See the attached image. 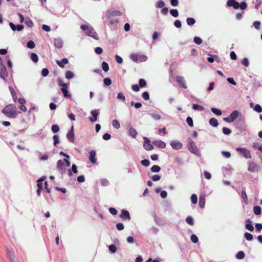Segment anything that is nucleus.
<instances>
[{"label": "nucleus", "mask_w": 262, "mask_h": 262, "mask_svg": "<svg viewBox=\"0 0 262 262\" xmlns=\"http://www.w3.org/2000/svg\"><path fill=\"white\" fill-rule=\"evenodd\" d=\"M96 152L94 150H92L90 152L89 160L92 163L97 164V159L96 158Z\"/></svg>", "instance_id": "nucleus-13"}, {"label": "nucleus", "mask_w": 262, "mask_h": 262, "mask_svg": "<svg viewBox=\"0 0 262 262\" xmlns=\"http://www.w3.org/2000/svg\"><path fill=\"white\" fill-rule=\"evenodd\" d=\"M31 58L32 60L35 63L37 62L38 60V57L37 55L34 53L31 54Z\"/></svg>", "instance_id": "nucleus-38"}, {"label": "nucleus", "mask_w": 262, "mask_h": 262, "mask_svg": "<svg viewBox=\"0 0 262 262\" xmlns=\"http://www.w3.org/2000/svg\"><path fill=\"white\" fill-rule=\"evenodd\" d=\"M74 76V74L71 71H67L65 75L66 78L68 79L73 78Z\"/></svg>", "instance_id": "nucleus-30"}, {"label": "nucleus", "mask_w": 262, "mask_h": 262, "mask_svg": "<svg viewBox=\"0 0 262 262\" xmlns=\"http://www.w3.org/2000/svg\"><path fill=\"white\" fill-rule=\"evenodd\" d=\"M129 134L132 137L135 138L137 135V132L134 128L130 126L129 128Z\"/></svg>", "instance_id": "nucleus-24"}, {"label": "nucleus", "mask_w": 262, "mask_h": 262, "mask_svg": "<svg viewBox=\"0 0 262 262\" xmlns=\"http://www.w3.org/2000/svg\"><path fill=\"white\" fill-rule=\"evenodd\" d=\"M191 201L192 204H195L198 201V197L195 194H193L191 196Z\"/></svg>", "instance_id": "nucleus-44"}, {"label": "nucleus", "mask_w": 262, "mask_h": 262, "mask_svg": "<svg viewBox=\"0 0 262 262\" xmlns=\"http://www.w3.org/2000/svg\"><path fill=\"white\" fill-rule=\"evenodd\" d=\"M141 163L142 165L147 167L149 165L150 162L147 159H145L143 160H142L141 162Z\"/></svg>", "instance_id": "nucleus-55"}, {"label": "nucleus", "mask_w": 262, "mask_h": 262, "mask_svg": "<svg viewBox=\"0 0 262 262\" xmlns=\"http://www.w3.org/2000/svg\"><path fill=\"white\" fill-rule=\"evenodd\" d=\"M153 144L156 146L161 148H164L166 147V143L161 140L155 141L153 142Z\"/></svg>", "instance_id": "nucleus-18"}, {"label": "nucleus", "mask_w": 262, "mask_h": 262, "mask_svg": "<svg viewBox=\"0 0 262 262\" xmlns=\"http://www.w3.org/2000/svg\"><path fill=\"white\" fill-rule=\"evenodd\" d=\"M120 217L123 220L128 219L129 220L130 219L129 212L125 210H122L121 214L120 215Z\"/></svg>", "instance_id": "nucleus-16"}, {"label": "nucleus", "mask_w": 262, "mask_h": 262, "mask_svg": "<svg viewBox=\"0 0 262 262\" xmlns=\"http://www.w3.org/2000/svg\"><path fill=\"white\" fill-rule=\"evenodd\" d=\"M260 167L259 165L253 162H249L248 163V170L250 172H254L259 171Z\"/></svg>", "instance_id": "nucleus-6"}, {"label": "nucleus", "mask_w": 262, "mask_h": 262, "mask_svg": "<svg viewBox=\"0 0 262 262\" xmlns=\"http://www.w3.org/2000/svg\"><path fill=\"white\" fill-rule=\"evenodd\" d=\"M170 145L173 149L178 150L181 149L183 147L182 143L177 140L171 141L170 143Z\"/></svg>", "instance_id": "nucleus-9"}, {"label": "nucleus", "mask_w": 262, "mask_h": 262, "mask_svg": "<svg viewBox=\"0 0 262 262\" xmlns=\"http://www.w3.org/2000/svg\"><path fill=\"white\" fill-rule=\"evenodd\" d=\"M232 171V168L231 166H228L223 168V174L225 176L230 174Z\"/></svg>", "instance_id": "nucleus-21"}, {"label": "nucleus", "mask_w": 262, "mask_h": 262, "mask_svg": "<svg viewBox=\"0 0 262 262\" xmlns=\"http://www.w3.org/2000/svg\"><path fill=\"white\" fill-rule=\"evenodd\" d=\"M252 147L253 148H254L255 149H257L259 150H262V145L259 144L257 143H254L252 145Z\"/></svg>", "instance_id": "nucleus-43"}, {"label": "nucleus", "mask_w": 262, "mask_h": 262, "mask_svg": "<svg viewBox=\"0 0 262 262\" xmlns=\"http://www.w3.org/2000/svg\"><path fill=\"white\" fill-rule=\"evenodd\" d=\"M165 5L164 2L162 0L158 1L157 2V7L159 8H162Z\"/></svg>", "instance_id": "nucleus-46"}, {"label": "nucleus", "mask_w": 262, "mask_h": 262, "mask_svg": "<svg viewBox=\"0 0 262 262\" xmlns=\"http://www.w3.org/2000/svg\"><path fill=\"white\" fill-rule=\"evenodd\" d=\"M170 12L171 15L174 17H177L179 15L178 11L176 9H172L170 10Z\"/></svg>", "instance_id": "nucleus-52"}, {"label": "nucleus", "mask_w": 262, "mask_h": 262, "mask_svg": "<svg viewBox=\"0 0 262 262\" xmlns=\"http://www.w3.org/2000/svg\"><path fill=\"white\" fill-rule=\"evenodd\" d=\"M246 224L245 226V227L246 229L250 231H253L254 230V227L252 225V221L250 219H247L246 220Z\"/></svg>", "instance_id": "nucleus-19"}, {"label": "nucleus", "mask_w": 262, "mask_h": 262, "mask_svg": "<svg viewBox=\"0 0 262 262\" xmlns=\"http://www.w3.org/2000/svg\"><path fill=\"white\" fill-rule=\"evenodd\" d=\"M2 113L10 118H15L17 115V108L12 104L6 105L2 110Z\"/></svg>", "instance_id": "nucleus-1"}, {"label": "nucleus", "mask_w": 262, "mask_h": 262, "mask_svg": "<svg viewBox=\"0 0 262 262\" xmlns=\"http://www.w3.org/2000/svg\"><path fill=\"white\" fill-rule=\"evenodd\" d=\"M205 198L204 196H200L199 198V206L201 208H203L205 207Z\"/></svg>", "instance_id": "nucleus-25"}, {"label": "nucleus", "mask_w": 262, "mask_h": 262, "mask_svg": "<svg viewBox=\"0 0 262 262\" xmlns=\"http://www.w3.org/2000/svg\"><path fill=\"white\" fill-rule=\"evenodd\" d=\"M150 169L152 172H158L160 171L161 168L159 166L154 165L151 167Z\"/></svg>", "instance_id": "nucleus-34"}, {"label": "nucleus", "mask_w": 262, "mask_h": 262, "mask_svg": "<svg viewBox=\"0 0 262 262\" xmlns=\"http://www.w3.org/2000/svg\"><path fill=\"white\" fill-rule=\"evenodd\" d=\"M244 236L247 241H251L253 239V235L251 233L246 232L244 234Z\"/></svg>", "instance_id": "nucleus-41"}, {"label": "nucleus", "mask_w": 262, "mask_h": 262, "mask_svg": "<svg viewBox=\"0 0 262 262\" xmlns=\"http://www.w3.org/2000/svg\"><path fill=\"white\" fill-rule=\"evenodd\" d=\"M192 108L195 111H203L204 110L203 106L199 105L197 104H193L192 105Z\"/></svg>", "instance_id": "nucleus-32"}, {"label": "nucleus", "mask_w": 262, "mask_h": 262, "mask_svg": "<svg viewBox=\"0 0 262 262\" xmlns=\"http://www.w3.org/2000/svg\"><path fill=\"white\" fill-rule=\"evenodd\" d=\"M8 76V73L3 63L0 64V77L4 80L6 81V77Z\"/></svg>", "instance_id": "nucleus-10"}, {"label": "nucleus", "mask_w": 262, "mask_h": 262, "mask_svg": "<svg viewBox=\"0 0 262 262\" xmlns=\"http://www.w3.org/2000/svg\"><path fill=\"white\" fill-rule=\"evenodd\" d=\"M101 184L103 186H106L108 185L109 182L107 180L105 179H103L100 180Z\"/></svg>", "instance_id": "nucleus-60"}, {"label": "nucleus", "mask_w": 262, "mask_h": 262, "mask_svg": "<svg viewBox=\"0 0 262 262\" xmlns=\"http://www.w3.org/2000/svg\"><path fill=\"white\" fill-rule=\"evenodd\" d=\"M78 172L77 171V167L75 164H73L72 166V169L71 170H69L68 173V175L71 177L73 175V173H77Z\"/></svg>", "instance_id": "nucleus-22"}, {"label": "nucleus", "mask_w": 262, "mask_h": 262, "mask_svg": "<svg viewBox=\"0 0 262 262\" xmlns=\"http://www.w3.org/2000/svg\"><path fill=\"white\" fill-rule=\"evenodd\" d=\"M186 222L190 225H193L194 224L193 220L191 216H188L186 218Z\"/></svg>", "instance_id": "nucleus-48"}, {"label": "nucleus", "mask_w": 262, "mask_h": 262, "mask_svg": "<svg viewBox=\"0 0 262 262\" xmlns=\"http://www.w3.org/2000/svg\"><path fill=\"white\" fill-rule=\"evenodd\" d=\"M54 140V145L56 146L58 143H59V137L57 135H54L53 137Z\"/></svg>", "instance_id": "nucleus-56"}, {"label": "nucleus", "mask_w": 262, "mask_h": 262, "mask_svg": "<svg viewBox=\"0 0 262 262\" xmlns=\"http://www.w3.org/2000/svg\"><path fill=\"white\" fill-rule=\"evenodd\" d=\"M256 231L258 232H260L262 229V224L259 223H256L255 224Z\"/></svg>", "instance_id": "nucleus-57"}, {"label": "nucleus", "mask_w": 262, "mask_h": 262, "mask_svg": "<svg viewBox=\"0 0 262 262\" xmlns=\"http://www.w3.org/2000/svg\"><path fill=\"white\" fill-rule=\"evenodd\" d=\"M39 154V159L40 160L45 161L48 160L49 157L47 155H42L40 152H38Z\"/></svg>", "instance_id": "nucleus-49"}, {"label": "nucleus", "mask_w": 262, "mask_h": 262, "mask_svg": "<svg viewBox=\"0 0 262 262\" xmlns=\"http://www.w3.org/2000/svg\"><path fill=\"white\" fill-rule=\"evenodd\" d=\"M211 111L213 113H214V114H215L217 116H221L222 115L221 111L218 108H212Z\"/></svg>", "instance_id": "nucleus-39"}, {"label": "nucleus", "mask_w": 262, "mask_h": 262, "mask_svg": "<svg viewBox=\"0 0 262 262\" xmlns=\"http://www.w3.org/2000/svg\"><path fill=\"white\" fill-rule=\"evenodd\" d=\"M223 133L225 134V135H229L231 132V130L230 129L228 128H227V127H223Z\"/></svg>", "instance_id": "nucleus-61"}, {"label": "nucleus", "mask_w": 262, "mask_h": 262, "mask_svg": "<svg viewBox=\"0 0 262 262\" xmlns=\"http://www.w3.org/2000/svg\"><path fill=\"white\" fill-rule=\"evenodd\" d=\"M187 147L188 150L192 153H193L196 155H199L200 154L199 150L195 145V144L192 141V139H189L187 142Z\"/></svg>", "instance_id": "nucleus-3"}, {"label": "nucleus", "mask_w": 262, "mask_h": 262, "mask_svg": "<svg viewBox=\"0 0 262 262\" xmlns=\"http://www.w3.org/2000/svg\"><path fill=\"white\" fill-rule=\"evenodd\" d=\"M64 162V160L62 161L61 160H59L57 162L56 167L61 174L64 173L67 171Z\"/></svg>", "instance_id": "nucleus-7"}, {"label": "nucleus", "mask_w": 262, "mask_h": 262, "mask_svg": "<svg viewBox=\"0 0 262 262\" xmlns=\"http://www.w3.org/2000/svg\"><path fill=\"white\" fill-rule=\"evenodd\" d=\"M236 150L246 159H251L252 158L250 151L246 148L237 147Z\"/></svg>", "instance_id": "nucleus-4"}, {"label": "nucleus", "mask_w": 262, "mask_h": 262, "mask_svg": "<svg viewBox=\"0 0 262 262\" xmlns=\"http://www.w3.org/2000/svg\"><path fill=\"white\" fill-rule=\"evenodd\" d=\"M108 248H109V250L113 253H115L117 250L116 247L114 245H110L108 247Z\"/></svg>", "instance_id": "nucleus-64"}, {"label": "nucleus", "mask_w": 262, "mask_h": 262, "mask_svg": "<svg viewBox=\"0 0 262 262\" xmlns=\"http://www.w3.org/2000/svg\"><path fill=\"white\" fill-rule=\"evenodd\" d=\"M80 28L82 30L85 32V33L88 36L93 38L95 40L99 39V37L97 33L91 26L88 25H81Z\"/></svg>", "instance_id": "nucleus-2"}, {"label": "nucleus", "mask_w": 262, "mask_h": 262, "mask_svg": "<svg viewBox=\"0 0 262 262\" xmlns=\"http://www.w3.org/2000/svg\"><path fill=\"white\" fill-rule=\"evenodd\" d=\"M241 198L246 204H248V197L246 192L245 188H243L241 192Z\"/></svg>", "instance_id": "nucleus-20"}, {"label": "nucleus", "mask_w": 262, "mask_h": 262, "mask_svg": "<svg viewBox=\"0 0 262 262\" xmlns=\"http://www.w3.org/2000/svg\"><path fill=\"white\" fill-rule=\"evenodd\" d=\"M186 23L188 25H193L195 23V20L192 17H188L186 19Z\"/></svg>", "instance_id": "nucleus-31"}, {"label": "nucleus", "mask_w": 262, "mask_h": 262, "mask_svg": "<svg viewBox=\"0 0 262 262\" xmlns=\"http://www.w3.org/2000/svg\"><path fill=\"white\" fill-rule=\"evenodd\" d=\"M61 90L63 94L64 97L68 98H71L72 95L71 93L68 91V89H61Z\"/></svg>", "instance_id": "nucleus-28"}, {"label": "nucleus", "mask_w": 262, "mask_h": 262, "mask_svg": "<svg viewBox=\"0 0 262 262\" xmlns=\"http://www.w3.org/2000/svg\"><path fill=\"white\" fill-rule=\"evenodd\" d=\"M25 24L29 27H32L33 26V22L29 18H27L25 20Z\"/></svg>", "instance_id": "nucleus-58"}, {"label": "nucleus", "mask_w": 262, "mask_h": 262, "mask_svg": "<svg viewBox=\"0 0 262 262\" xmlns=\"http://www.w3.org/2000/svg\"><path fill=\"white\" fill-rule=\"evenodd\" d=\"M144 140V148L147 150H151L153 149L154 146L150 143L149 140L146 137H143Z\"/></svg>", "instance_id": "nucleus-8"}, {"label": "nucleus", "mask_w": 262, "mask_h": 262, "mask_svg": "<svg viewBox=\"0 0 262 262\" xmlns=\"http://www.w3.org/2000/svg\"><path fill=\"white\" fill-rule=\"evenodd\" d=\"M253 212L256 215H259L261 213V208L258 206H254L253 208Z\"/></svg>", "instance_id": "nucleus-33"}, {"label": "nucleus", "mask_w": 262, "mask_h": 262, "mask_svg": "<svg viewBox=\"0 0 262 262\" xmlns=\"http://www.w3.org/2000/svg\"><path fill=\"white\" fill-rule=\"evenodd\" d=\"M54 45L56 48L60 49L63 46V41L60 38H56L54 40Z\"/></svg>", "instance_id": "nucleus-17"}, {"label": "nucleus", "mask_w": 262, "mask_h": 262, "mask_svg": "<svg viewBox=\"0 0 262 262\" xmlns=\"http://www.w3.org/2000/svg\"><path fill=\"white\" fill-rule=\"evenodd\" d=\"M254 110L257 113H261L262 112V108L259 104H256L254 107Z\"/></svg>", "instance_id": "nucleus-50"}, {"label": "nucleus", "mask_w": 262, "mask_h": 262, "mask_svg": "<svg viewBox=\"0 0 262 262\" xmlns=\"http://www.w3.org/2000/svg\"><path fill=\"white\" fill-rule=\"evenodd\" d=\"M102 68L104 72H107L109 70L108 63L105 61H103L102 63Z\"/></svg>", "instance_id": "nucleus-35"}, {"label": "nucleus", "mask_w": 262, "mask_h": 262, "mask_svg": "<svg viewBox=\"0 0 262 262\" xmlns=\"http://www.w3.org/2000/svg\"><path fill=\"white\" fill-rule=\"evenodd\" d=\"M209 122V124L213 127H216L219 124L217 119L214 118H211Z\"/></svg>", "instance_id": "nucleus-26"}, {"label": "nucleus", "mask_w": 262, "mask_h": 262, "mask_svg": "<svg viewBox=\"0 0 262 262\" xmlns=\"http://www.w3.org/2000/svg\"><path fill=\"white\" fill-rule=\"evenodd\" d=\"M117 98L118 99H121L123 101H124L125 100V97L124 95H123V94L122 93H118Z\"/></svg>", "instance_id": "nucleus-63"}, {"label": "nucleus", "mask_w": 262, "mask_h": 262, "mask_svg": "<svg viewBox=\"0 0 262 262\" xmlns=\"http://www.w3.org/2000/svg\"><path fill=\"white\" fill-rule=\"evenodd\" d=\"M222 154L226 158H229L231 157V154L229 151H223Z\"/></svg>", "instance_id": "nucleus-62"}, {"label": "nucleus", "mask_w": 262, "mask_h": 262, "mask_svg": "<svg viewBox=\"0 0 262 262\" xmlns=\"http://www.w3.org/2000/svg\"><path fill=\"white\" fill-rule=\"evenodd\" d=\"M139 84L141 88H143L146 85V82L144 79H141L139 80Z\"/></svg>", "instance_id": "nucleus-51"}, {"label": "nucleus", "mask_w": 262, "mask_h": 262, "mask_svg": "<svg viewBox=\"0 0 262 262\" xmlns=\"http://www.w3.org/2000/svg\"><path fill=\"white\" fill-rule=\"evenodd\" d=\"M91 114L92 116V117H90L89 118L90 121L92 122H95L97 120V117L99 115V110H94L91 111Z\"/></svg>", "instance_id": "nucleus-11"}, {"label": "nucleus", "mask_w": 262, "mask_h": 262, "mask_svg": "<svg viewBox=\"0 0 262 262\" xmlns=\"http://www.w3.org/2000/svg\"><path fill=\"white\" fill-rule=\"evenodd\" d=\"M194 42L197 45H200L202 42V39L199 37H195L193 39Z\"/></svg>", "instance_id": "nucleus-53"}, {"label": "nucleus", "mask_w": 262, "mask_h": 262, "mask_svg": "<svg viewBox=\"0 0 262 262\" xmlns=\"http://www.w3.org/2000/svg\"><path fill=\"white\" fill-rule=\"evenodd\" d=\"M130 59L135 62H143L147 59V57L144 55L133 54L130 56Z\"/></svg>", "instance_id": "nucleus-5"}, {"label": "nucleus", "mask_w": 262, "mask_h": 262, "mask_svg": "<svg viewBox=\"0 0 262 262\" xmlns=\"http://www.w3.org/2000/svg\"><path fill=\"white\" fill-rule=\"evenodd\" d=\"M56 63L60 67L63 68H64V66L63 64H67L68 63V60L67 58H63L60 61L57 60Z\"/></svg>", "instance_id": "nucleus-23"}, {"label": "nucleus", "mask_w": 262, "mask_h": 262, "mask_svg": "<svg viewBox=\"0 0 262 262\" xmlns=\"http://www.w3.org/2000/svg\"><path fill=\"white\" fill-rule=\"evenodd\" d=\"M242 63L246 67H248L249 65V62L248 59L247 58H244L242 61Z\"/></svg>", "instance_id": "nucleus-59"}, {"label": "nucleus", "mask_w": 262, "mask_h": 262, "mask_svg": "<svg viewBox=\"0 0 262 262\" xmlns=\"http://www.w3.org/2000/svg\"><path fill=\"white\" fill-rule=\"evenodd\" d=\"M67 138L71 142L74 141V133L73 131V126L72 127L71 130L67 133Z\"/></svg>", "instance_id": "nucleus-15"}, {"label": "nucleus", "mask_w": 262, "mask_h": 262, "mask_svg": "<svg viewBox=\"0 0 262 262\" xmlns=\"http://www.w3.org/2000/svg\"><path fill=\"white\" fill-rule=\"evenodd\" d=\"M176 80L181 88L184 89L187 88V86L185 84V80L183 77L178 76L176 77Z\"/></svg>", "instance_id": "nucleus-12"}, {"label": "nucleus", "mask_w": 262, "mask_h": 262, "mask_svg": "<svg viewBox=\"0 0 262 262\" xmlns=\"http://www.w3.org/2000/svg\"><path fill=\"white\" fill-rule=\"evenodd\" d=\"M103 83L105 86H109L112 84V80L110 78H105L103 79Z\"/></svg>", "instance_id": "nucleus-37"}, {"label": "nucleus", "mask_w": 262, "mask_h": 262, "mask_svg": "<svg viewBox=\"0 0 262 262\" xmlns=\"http://www.w3.org/2000/svg\"><path fill=\"white\" fill-rule=\"evenodd\" d=\"M35 47V43L32 40H30L27 42V47L30 49H33Z\"/></svg>", "instance_id": "nucleus-47"}, {"label": "nucleus", "mask_w": 262, "mask_h": 262, "mask_svg": "<svg viewBox=\"0 0 262 262\" xmlns=\"http://www.w3.org/2000/svg\"><path fill=\"white\" fill-rule=\"evenodd\" d=\"M51 129L53 133H56L59 131V127L57 125L54 124L52 125Z\"/></svg>", "instance_id": "nucleus-54"}, {"label": "nucleus", "mask_w": 262, "mask_h": 262, "mask_svg": "<svg viewBox=\"0 0 262 262\" xmlns=\"http://www.w3.org/2000/svg\"><path fill=\"white\" fill-rule=\"evenodd\" d=\"M45 178H41L37 181V186L38 188L42 189L43 187V181Z\"/></svg>", "instance_id": "nucleus-40"}, {"label": "nucleus", "mask_w": 262, "mask_h": 262, "mask_svg": "<svg viewBox=\"0 0 262 262\" xmlns=\"http://www.w3.org/2000/svg\"><path fill=\"white\" fill-rule=\"evenodd\" d=\"M238 112L237 111H233L231 114L230 115L229 117H230L231 119L234 121L238 117Z\"/></svg>", "instance_id": "nucleus-27"}, {"label": "nucleus", "mask_w": 262, "mask_h": 262, "mask_svg": "<svg viewBox=\"0 0 262 262\" xmlns=\"http://www.w3.org/2000/svg\"><path fill=\"white\" fill-rule=\"evenodd\" d=\"M186 122L190 127H192L193 126V120L191 117H188L186 118Z\"/></svg>", "instance_id": "nucleus-45"}, {"label": "nucleus", "mask_w": 262, "mask_h": 262, "mask_svg": "<svg viewBox=\"0 0 262 262\" xmlns=\"http://www.w3.org/2000/svg\"><path fill=\"white\" fill-rule=\"evenodd\" d=\"M227 5L229 7H233L235 9H238L239 7V4L235 0H229Z\"/></svg>", "instance_id": "nucleus-14"}, {"label": "nucleus", "mask_w": 262, "mask_h": 262, "mask_svg": "<svg viewBox=\"0 0 262 262\" xmlns=\"http://www.w3.org/2000/svg\"><path fill=\"white\" fill-rule=\"evenodd\" d=\"M244 256H245V253L243 251H239V252H237L236 255V257L239 259L244 258Z\"/></svg>", "instance_id": "nucleus-42"}, {"label": "nucleus", "mask_w": 262, "mask_h": 262, "mask_svg": "<svg viewBox=\"0 0 262 262\" xmlns=\"http://www.w3.org/2000/svg\"><path fill=\"white\" fill-rule=\"evenodd\" d=\"M150 116L155 120H159L161 119L160 115L156 112L151 113L149 114Z\"/></svg>", "instance_id": "nucleus-29"}, {"label": "nucleus", "mask_w": 262, "mask_h": 262, "mask_svg": "<svg viewBox=\"0 0 262 262\" xmlns=\"http://www.w3.org/2000/svg\"><path fill=\"white\" fill-rule=\"evenodd\" d=\"M112 125H113V127L116 129H118L120 127V123L117 120H113Z\"/></svg>", "instance_id": "nucleus-36"}]
</instances>
